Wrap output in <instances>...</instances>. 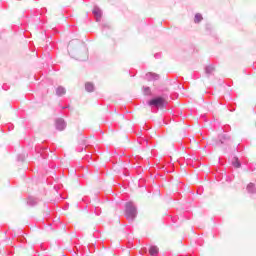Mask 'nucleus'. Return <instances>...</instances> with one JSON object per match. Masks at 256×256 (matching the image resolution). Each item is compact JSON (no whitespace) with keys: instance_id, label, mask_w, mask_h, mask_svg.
Wrapping results in <instances>:
<instances>
[{"instance_id":"39448f33","label":"nucleus","mask_w":256,"mask_h":256,"mask_svg":"<svg viewBox=\"0 0 256 256\" xmlns=\"http://www.w3.org/2000/svg\"><path fill=\"white\" fill-rule=\"evenodd\" d=\"M149 253L151 256H155L159 254V248L157 246H151L149 249Z\"/></svg>"},{"instance_id":"9d476101","label":"nucleus","mask_w":256,"mask_h":256,"mask_svg":"<svg viewBox=\"0 0 256 256\" xmlns=\"http://www.w3.org/2000/svg\"><path fill=\"white\" fill-rule=\"evenodd\" d=\"M234 167H236V169H239L241 167V163H239V160L235 159V161L233 162Z\"/></svg>"},{"instance_id":"0eeeda50","label":"nucleus","mask_w":256,"mask_h":256,"mask_svg":"<svg viewBox=\"0 0 256 256\" xmlns=\"http://www.w3.org/2000/svg\"><path fill=\"white\" fill-rule=\"evenodd\" d=\"M85 87L88 93H93V91L95 90V86H93V83L90 82L86 83Z\"/></svg>"},{"instance_id":"9b49d317","label":"nucleus","mask_w":256,"mask_h":256,"mask_svg":"<svg viewBox=\"0 0 256 256\" xmlns=\"http://www.w3.org/2000/svg\"><path fill=\"white\" fill-rule=\"evenodd\" d=\"M93 13H94V15H96L97 17H101V10H99V9H94V10H93Z\"/></svg>"},{"instance_id":"f03ea898","label":"nucleus","mask_w":256,"mask_h":256,"mask_svg":"<svg viewBox=\"0 0 256 256\" xmlns=\"http://www.w3.org/2000/svg\"><path fill=\"white\" fill-rule=\"evenodd\" d=\"M126 210V217L127 219H135L137 217V207L134 206L133 202H127L125 204Z\"/></svg>"},{"instance_id":"7ed1b4c3","label":"nucleus","mask_w":256,"mask_h":256,"mask_svg":"<svg viewBox=\"0 0 256 256\" xmlns=\"http://www.w3.org/2000/svg\"><path fill=\"white\" fill-rule=\"evenodd\" d=\"M227 143H229V138H227L225 135H222L220 140L215 141L213 145H215V147H221L222 145H227Z\"/></svg>"},{"instance_id":"f257e3e1","label":"nucleus","mask_w":256,"mask_h":256,"mask_svg":"<svg viewBox=\"0 0 256 256\" xmlns=\"http://www.w3.org/2000/svg\"><path fill=\"white\" fill-rule=\"evenodd\" d=\"M150 107H155L156 109H163L167 105V100L163 97L153 98L148 102Z\"/></svg>"},{"instance_id":"20e7f679","label":"nucleus","mask_w":256,"mask_h":256,"mask_svg":"<svg viewBox=\"0 0 256 256\" xmlns=\"http://www.w3.org/2000/svg\"><path fill=\"white\" fill-rule=\"evenodd\" d=\"M56 127H57L58 131H63V129H65V121L58 120L56 122Z\"/></svg>"},{"instance_id":"423d86ee","label":"nucleus","mask_w":256,"mask_h":256,"mask_svg":"<svg viewBox=\"0 0 256 256\" xmlns=\"http://www.w3.org/2000/svg\"><path fill=\"white\" fill-rule=\"evenodd\" d=\"M217 70H215V67L213 66H207L206 67V73L207 75H215Z\"/></svg>"},{"instance_id":"1a4fd4ad","label":"nucleus","mask_w":256,"mask_h":256,"mask_svg":"<svg viewBox=\"0 0 256 256\" xmlns=\"http://www.w3.org/2000/svg\"><path fill=\"white\" fill-rule=\"evenodd\" d=\"M57 95H65V88L63 87H58L56 91Z\"/></svg>"},{"instance_id":"6e6552de","label":"nucleus","mask_w":256,"mask_h":256,"mask_svg":"<svg viewBox=\"0 0 256 256\" xmlns=\"http://www.w3.org/2000/svg\"><path fill=\"white\" fill-rule=\"evenodd\" d=\"M194 21L195 23H201V21H203V16L201 14H196Z\"/></svg>"}]
</instances>
